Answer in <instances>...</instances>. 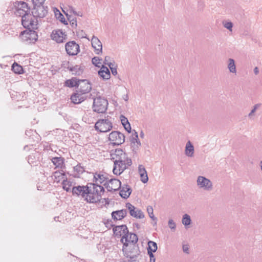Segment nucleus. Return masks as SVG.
I'll return each instance as SVG.
<instances>
[{"label":"nucleus","mask_w":262,"mask_h":262,"mask_svg":"<svg viewBox=\"0 0 262 262\" xmlns=\"http://www.w3.org/2000/svg\"><path fill=\"white\" fill-rule=\"evenodd\" d=\"M88 190L86 202L90 203H96L100 200L102 195L104 193V188L100 185L93 184L92 183L88 184Z\"/></svg>","instance_id":"obj_3"},{"label":"nucleus","mask_w":262,"mask_h":262,"mask_svg":"<svg viewBox=\"0 0 262 262\" xmlns=\"http://www.w3.org/2000/svg\"><path fill=\"white\" fill-rule=\"evenodd\" d=\"M52 162L56 168H62L63 164L64 159L63 158L61 157H54L52 159Z\"/></svg>","instance_id":"obj_28"},{"label":"nucleus","mask_w":262,"mask_h":262,"mask_svg":"<svg viewBox=\"0 0 262 262\" xmlns=\"http://www.w3.org/2000/svg\"><path fill=\"white\" fill-rule=\"evenodd\" d=\"M69 12L70 13H73L74 15H77V16H80V17H82V13L81 12H76L74 9L72 7H70L69 8Z\"/></svg>","instance_id":"obj_45"},{"label":"nucleus","mask_w":262,"mask_h":262,"mask_svg":"<svg viewBox=\"0 0 262 262\" xmlns=\"http://www.w3.org/2000/svg\"><path fill=\"white\" fill-rule=\"evenodd\" d=\"M109 67L112 71V73L113 75H116L117 74V70L116 68L113 67V66L109 65Z\"/></svg>","instance_id":"obj_49"},{"label":"nucleus","mask_w":262,"mask_h":262,"mask_svg":"<svg viewBox=\"0 0 262 262\" xmlns=\"http://www.w3.org/2000/svg\"><path fill=\"white\" fill-rule=\"evenodd\" d=\"M140 146H141L140 142H138V143H135L134 144H133V143L131 144V147L133 149V150L134 151H136L137 150H138L139 149Z\"/></svg>","instance_id":"obj_46"},{"label":"nucleus","mask_w":262,"mask_h":262,"mask_svg":"<svg viewBox=\"0 0 262 262\" xmlns=\"http://www.w3.org/2000/svg\"><path fill=\"white\" fill-rule=\"evenodd\" d=\"M23 40L29 43H34L38 38L37 33L33 29H28L21 34Z\"/></svg>","instance_id":"obj_10"},{"label":"nucleus","mask_w":262,"mask_h":262,"mask_svg":"<svg viewBox=\"0 0 262 262\" xmlns=\"http://www.w3.org/2000/svg\"><path fill=\"white\" fill-rule=\"evenodd\" d=\"M107 100L104 98L98 97L94 99L93 108L95 112L104 113L107 108Z\"/></svg>","instance_id":"obj_6"},{"label":"nucleus","mask_w":262,"mask_h":262,"mask_svg":"<svg viewBox=\"0 0 262 262\" xmlns=\"http://www.w3.org/2000/svg\"><path fill=\"white\" fill-rule=\"evenodd\" d=\"M120 188V195L124 199L128 198L132 193V189L130 186L124 184Z\"/></svg>","instance_id":"obj_22"},{"label":"nucleus","mask_w":262,"mask_h":262,"mask_svg":"<svg viewBox=\"0 0 262 262\" xmlns=\"http://www.w3.org/2000/svg\"><path fill=\"white\" fill-rule=\"evenodd\" d=\"M51 37L57 43H62L66 40L67 34L61 30H55L53 31Z\"/></svg>","instance_id":"obj_15"},{"label":"nucleus","mask_w":262,"mask_h":262,"mask_svg":"<svg viewBox=\"0 0 262 262\" xmlns=\"http://www.w3.org/2000/svg\"><path fill=\"white\" fill-rule=\"evenodd\" d=\"M37 17L38 16H35L32 13L26 14V15H22L21 23L23 26L28 29L35 30L37 29L38 20Z\"/></svg>","instance_id":"obj_5"},{"label":"nucleus","mask_w":262,"mask_h":262,"mask_svg":"<svg viewBox=\"0 0 262 262\" xmlns=\"http://www.w3.org/2000/svg\"><path fill=\"white\" fill-rule=\"evenodd\" d=\"M33 157H34V156L33 155H30L28 157V161L30 164H32L34 162L33 161L34 159Z\"/></svg>","instance_id":"obj_51"},{"label":"nucleus","mask_w":262,"mask_h":262,"mask_svg":"<svg viewBox=\"0 0 262 262\" xmlns=\"http://www.w3.org/2000/svg\"><path fill=\"white\" fill-rule=\"evenodd\" d=\"M91 44L95 49L96 54H100L102 52V44L100 40L96 36H93L91 39Z\"/></svg>","instance_id":"obj_17"},{"label":"nucleus","mask_w":262,"mask_h":262,"mask_svg":"<svg viewBox=\"0 0 262 262\" xmlns=\"http://www.w3.org/2000/svg\"><path fill=\"white\" fill-rule=\"evenodd\" d=\"M29 11V9L27 4L25 2H20L18 4L16 14L22 17V15L28 13Z\"/></svg>","instance_id":"obj_19"},{"label":"nucleus","mask_w":262,"mask_h":262,"mask_svg":"<svg viewBox=\"0 0 262 262\" xmlns=\"http://www.w3.org/2000/svg\"><path fill=\"white\" fill-rule=\"evenodd\" d=\"M147 211L149 215V217L154 221L157 220V218L155 217L153 213V208L151 206H148L147 208Z\"/></svg>","instance_id":"obj_40"},{"label":"nucleus","mask_w":262,"mask_h":262,"mask_svg":"<svg viewBox=\"0 0 262 262\" xmlns=\"http://www.w3.org/2000/svg\"><path fill=\"white\" fill-rule=\"evenodd\" d=\"M227 68L231 73L236 74L237 71L235 61L232 58L228 60Z\"/></svg>","instance_id":"obj_27"},{"label":"nucleus","mask_w":262,"mask_h":262,"mask_svg":"<svg viewBox=\"0 0 262 262\" xmlns=\"http://www.w3.org/2000/svg\"><path fill=\"white\" fill-rule=\"evenodd\" d=\"M126 207L128 209L130 215L137 219H143L144 217L143 212L139 209L136 208L129 203L126 204Z\"/></svg>","instance_id":"obj_14"},{"label":"nucleus","mask_w":262,"mask_h":262,"mask_svg":"<svg viewBox=\"0 0 262 262\" xmlns=\"http://www.w3.org/2000/svg\"><path fill=\"white\" fill-rule=\"evenodd\" d=\"M140 136L141 138H143L144 137V133L142 131L141 132L140 134Z\"/></svg>","instance_id":"obj_55"},{"label":"nucleus","mask_w":262,"mask_h":262,"mask_svg":"<svg viewBox=\"0 0 262 262\" xmlns=\"http://www.w3.org/2000/svg\"><path fill=\"white\" fill-rule=\"evenodd\" d=\"M138 142L140 141L138 138V133L135 130H134V133L132 134V137L130 138L131 144H134L135 143H138Z\"/></svg>","instance_id":"obj_37"},{"label":"nucleus","mask_w":262,"mask_h":262,"mask_svg":"<svg viewBox=\"0 0 262 262\" xmlns=\"http://www.w3.org/2000/svg\"><path fill=\"white\" fill-rule=\"evenodd\" d=\"M134 227H136L137 228H139V225L138 224H134Z\"/></svg>","instance_id":"obj_56"},{"label":"nucleus","mask_w":262,"mask_h":262,"mask_svg":"<svg viewBox=\"0 0 262 262\" xmlns=\"http://www.w3.org/2000/svg\"><path fill=\"white\" fill-rule=\"evenodd\" d=\"M98 75L103 79L107 80L110 79L111 74L109 69L105 66H102L98 72Z\"/></svg>","instance_id":"obj_24"},{"label":"nucleus","mask_w":262,"mask_h":262,"mask_svg":"<svg viewBox=\"0 0 262 262\" xmlns=\"http://www.w3.org/2000/svg\"><path fill=\"white\" fill-rule=\"evenodd\" d=\"M79 80L76 78H73L71 79H69L66 81L65 85L69 87L73 88L74 86L79 87Z\"/></svg>","instance_id":"obj_29"},{"label":"nucleus","mask_w":262,"mask_h":262,"mask_svg":"<svg viewBox=\"0 0 262 262\" xmlns=\"http://www.w3.org/2000/svg\"><path fill=\"white\" fill-rule=\"evenodd\" d=\"M84 94L79 92V91H77V93L73 94L71 97V99L72 102L75 104H79L83 101L85 97L84 96Z\"/></svg>","instance_id":"obj_20"},{"label":"nucleus","mask_w":262,"mask_h":262,"mask_svg":"<svg viewBox=\"0 0 262 262\" xmlns=\"http://www.w3.org/2000/svg\"><path fill=\"white\" fill-rule=\"evenodd\" d=\"M182 223L185 226L190 225L191 223V220L190 215L187 214L183 215L182 219Z\"/></svg>","instance_id":"obj_33"},{"label":"nucleus","mask_w":262,"mask_h":262,"mask_svg":"<svg viewBox=\"0 0 262 262\" xmlns=\"http://www.w3.org/2000/svg\"><path fill=\"white\" fill-rule=\"evenodd\" d=\"M223 26L226 28L227 29L229 30L230 31H232V28H233V24L232 22L224 20L222 22Z\"/></svg>","instance_id":"obj_36"},{"label":"nucleus","mask_w":262,"mask_h":262,"mask_svg":"<svg viewBox=\"0 0 262 262\" xmlns=\"http://www.w3.org/2000/svg\"><path fill=\"white\" fill-rule=\"evenodd\" d=\"M60 14L62 16V18H61L60 19V21L64 23V24H67L68 23H67V21H66L64 18L63 17V16L60 13Z\"/></svg>","instance_id":"obj_54"},{"label":"nucleus","mask_w":262,"mask_h":262,"mask_svg":"<svg viewBox=\"0 0 262 262\" xmlns=\"http://www.w3.org/2000/svg\"><path fill=\"white\" fill-rule=\"evenodd\" d=\"M114 234L118 237H123L128 233V230L126 225L116 226L113 228Z\"/></svg>","instance_id":"obj_16"},{"label":"nucleus","mask_w":262,"mask_h":262,"mask_svg":"<svg viewBox=\"0 0 262 262\" xmlns=\"http://www.w3.org/2000/svg\"><path fill=\"white\" fill-rule=\"evenodd\" d=\"M196 183L198 187L203 190L210 191L213 189L212 182L209 179L204 176H198Z\"/></svg>","instance_id":"obj_8"},{"label":"nucleus","mask_w":262,"mask_h":262,"mask_svg":"<svg viewBox=\"0 0 262 262\" xmlns=\"http://www.w3.org/2000/svg\"><path fill=\"white\" fill-rule=\"evenodd\" d=\"M168 225L171 230L174 231L176 228V224L172 219H169L168 222Z\"/></svg>","instance_id":"obj_42"},{"label":"nucleus","mask_w":262,"mask_h":262,"mask_svg":"<svg viewBox=\"0 0 262 262\" xmlns=\"http://www.w3.org/2000/svg\"><path fill=\"white\" fill-rule=\"evenodd\" d=\"M157 244L153 241L148 242L147 252H155L157 250Z\"/></svg>","instance_id":"obj_32"},{"label":"nucleus","mask_w":262,"mask_h":262,"mask_svg":"<svg viewBox=\"0 0 262 262\" xmlns=\"http://www.w3.org/2000/svg\"><path fill=\"white\" fill-rule=\"evenodd\" d=\"M140 176L142 182H143V183H146L148 182V177L147 172L145 173L141 174Z\"/></svg>","instance_id":"obj_44"},{"label":"nucleus","mask_w":262,"mask_h":262,"mask_svg":"<svg viewBox=\"0 0 262 262\" xmlns=\"http://www.w3.org/2000/svg\"><path fill=\"white\" fill-rule=\"evenodd\" d=\"M88 184L86 186H77L72 188V193L73 195L80 196L83 200L86 201V191L88 190Z\"/></svg>","instance_id":"obj_13"},{"label":"nucleus","mask_w":262,"mask_h":262,"mask_svg":"<svg viewBox=\"0 0 262 262\" xmlns=\"http://www.w3.org/2000/svg\"><path fill=\"white\" fill-rule=\"evenodd\" d=\"M183 251L185 253H188V248L187 246H185V245H184L183 246Z\"/></svg>","instance_id":"obj_52"},{"label":"nucleus","mask_w":262,"mask_h":262,"mask_svg":"<svg viewBox=\"0 0 262 262\" xmlns=\"http://www.w3.org/2000/svg\"><path fill=\"white\" fill-rule=\"evenodd\" d=\"M37 189H38V190H40L38 186H37Z\"/></svg>","instance_id":"obj_59"},{"label":"nucleus","mask_w":262,"mask_h":262,"mask_svg":"<svg viewBox=\"0 0 262 262\" xmlns=\"http://www.w3.org/2000/svg\"><path fill=\"white\" fill-rule=\"evenodd\" d=\"M138 172L139 174L145 173L147 172L144 166L142 165H139L138 166Z\"/></svg>","instance_id":"obj_47"},{"label":"nucleus","mask_w":262,"mask_h":262,"mask_svg":"<svg viewBox=\"0 0 262 262\" xmlns=\"http://www.w3.org/2000/svg\"><path fill=\"white\" fill-rule=\"evenodd\" d=\"M111 159L113 160V173L119 176L131 166L132 161L127 154L121 149H117L111 154Z\"/></svg>","instance_id":"obj_1"},{"label":"nucleus","mask_w":262,"mask_h":262,"mask_svg":"<svg viewBox=\"0 0 262 262\" xmlns=\"http://www.w3.org/2000/svg\"><path fill=\"white\" fill-rule=\"evenodd\" d=\"M101 60L99 57H95L92 58V62L96 67H100L101 65Z\"/></svg>","instance_id":"obj_39"},{"label":"nucleus","mask_w":262,"mask_h":262,"mask_svg":"<svg viewBox=\"0 0 262 262\" xmlns=\"http://www.w3.org/2000/svg\"><path fill=\"white\" fill-rule=\"evenodd\" d=\"M70 70L73 72V74L76 75H80L82 71L79 66H75L70 69Z\"/></svg>","instance_id":"obj_35"},{"label":"nucleus","mask_w":262,"mask_h":262,"mask_svg":"<svg viewBox=\"0 0 262 262\" xmlns=\"http://www.w3.org/2000/svg\"><path fill=\"white\" fill-rule=\"evenodd\" d=\"M138 238L137 235L135 233H129L126 234L125 236L121 238V242L123 244V252L124 256L128 258L127 262H136V259L139 253L134 254L132 252L127 251V247L129 244L134 245L138 242Z\"/></svg>","instance_id":"obj_2"},{"label":"nucleus","mask_w":262,"mask_h":262,"mask_svg":"<svg viewBox=\"0 0 262 262\" xmlns=\"http://www.w3.org/2000/svg\"><path fill=\"white\" fill-rule=\"evenodd\" d=\"M46 0H32L33 7L32 13L39 18L44 17L48 13V7L44 6Z\"/></svg>","instance_id":"obj_4"},{"label":"nucleus","mask_w":262,"mask_h":262,"mask_svg":"<svg viewBox=\"0 0 262 262\" xmlns=\"http://www.w3.org/2000/svg\"><path fill=\"white\" fill-rule=\"evenodd\" d=\"M104 185L109 191H116L121 186V183L120 180L117 179H111L106 181Z\"/></svg>","instance_id":"obj_12"},{"label":"nucleus","mask_w":262,"mask_h":262,"mask_svg":"<svg viewBox=\"0 0 262 262\" xmlns=\"http://www.w3.org/2000/svg\"><path fill=\"white\" fill-rule=\"evenodd\" d=\"M68 19L70 21V24L73 28L77 27V20L76 18H72L71 16L70 15L68 17Z\"/></svg>","instance_id":"obj_43"},{"label":"nucleus","mask_w":262,"mask_h":262,"mask_svg":"<svg viewBox=\"0 0 262 262\" xmlns=\"http://www.w3.org/2000/svg\"><path fill=\"white\" fill-rule=\"evenodd\" d=\"M254 73L255 75H257L259 73V69L258 67H256L254 69Z\"/></svg>","instance_id":"obj_53"},{"label":"nucleus","mask_w":262,"mask_h":262,"mask_svg":"<svg viewBox=\"0 0 262 262\" xmlns=\"http://www.w3.org/2000/svg\"><path fill=\"white\" fill-rule=\"evenodd\" d=\"M260 106V104H256L254 105L251 110V112L248 114V117L250 119L252 118V117L254 115V113L256 112L257 109Z\"/></svg>","instance_id":"obj_38"},{"label":"nucleus","mask_w":262,"mask_h":262,"mask_svg":"<svg viewBox=\"0 0 262 262\" xmlns=\"http://www.w3.org/2000/svg\"><path fill=\"white\" fill-rule=\"evenodd\" d=\"M74 171L77 172L78 174L82 173L84 171V169L83 167L80 165H77L74 167Z\"/></svg>","instance_id":"obj_41"},{"label":"nucleus","mask_w":262,"mask_h":262,"mask_svg":"<svg viewBox=\"0 0 262 262\" xmlns=\"http://www.w3.org/2000/svg\"><path fill=\"white\" fill-rule=\"evenodd\" d=\"M154 252H148V254L149 256V262H155L156 258L154 256V255L153 254Z\"/></svg>","instance_id":"obj_48"},{"label":"nucleus","mask_w":262,"mask_h":262,"mask_svg":"<svg viewBox=\"0 0 262 262\" xmlns=\"http://www.w3.org/2000/svg\"><path fill=\"white\" fill-rule=\"evenodd\" d=\"M110 59V57L109 56H105L104 58V63L105 64L108 65L109 66L110 64L111 66H113V64L111 62H109V60Z\"/></svg>","instance_id":"obj_50"},{"label":"nucleus","mask_w":262,"mask_h":262,"mask_svg":"<svg viewBox=\"0 0 262 262\" xmlns=\"http://www.w3.org/2000/svg\"><path fill=\"white\" fill-rule=\"evenodd\" d=\"M107 181L108 180H107L106 177L103 174L95 173L94 175V183L92 184L100 185H101L100 184H103L104 185Z\"/></svg>","instance_id":"obj_23"},{"label":"nucleus","mask_w":262,"mask_h":262,"mask_svg":"<svg viewBox=\"0 0 262 262\" xmlns=\"http://www.w3.org/2000/svg\"><path fill=\"white\" fill-rule=\"evenodd\" d=\"M108 116L104 119H99L95 124L96 130L102 133H105L110 131L113 127L112 121Z\"/></svg>","instance_id":"obj_7"},{"label":"nucleus","mask_w":262,"mask_h":262,"mask_svg":"<svg viewBox=\"0 0 262 262\" xmlns=\"http://www.w3.org/2000/svg\"><path fill=\"white\" fill-rule=\"evenodd\" d=\"M126 210L121 209L113 211L112 213V217L115 221L121 220L126 215Z\"/></svg>","instance_id":"obj_21"},{"label":"nucleus","mask_w":262,"mask_h":262,"mask_svg":"<svg viewBox=\"0 0 262 262\" xmlns=\"http://www.w3.org/2000/svg\"><path fill=\"white\" fill-rule=\"evenodd\" d=\"M65 48L67 54L71 56L77 55L80 51L79 46L75 41L67 42Z\"/></svg>","instance_id":"obj_11"},{"label":"nucleus","mask_w":262,"mask_h":262,"mask_svg":"<svg viewBox=\"0 0 262 262\" xmlns=\"http://www.w3.org/2000/svg\"><path fill=\"white\" fill-rule=\"evenodd\" d=\"M78 91L83 94H86L90 92L92 89L91 84L87 80H79Z\"/></svg>","instance_id":"obj_18"},{"label":"nucleus","mask_w":262,"mask_h":262,"mask_svg":"<svg viewBox=\"0 0 262 262\" xmlns=\"http://www.w3.org/2000/svg\"><path fill=\"white\" fill-rule=\"evenodd\" d=\"M260 167L261 170L262 171V161L260 162Z\"/></svg>","instance_id":"obj_57"},{"label":"nucleus","mask_w":262,"mask_h":262,"mask_svg":"<svg viewBox=\"0 0 262 262\" xmlns=\"http://www.w3.org/2000/svg\"><path fill=\"white\" fill-rule=\"evenodd\" d=\"M12 70L14 73L17 74H21L23 70L22 67L16 63L13 64Z\"/></svg>","instance_id":"obj_34"},{"label":"nucleus","mask_w":262,"mask_h":262,"mask_svg":"<svg viewBox=\"0 0 262 262\" xmlns=\"http://www.w3.org/2000/svg\"><path fill=\"white\" fill-rule=\"evenodd\" d=\"M108 139L111 143L115 145L121 144L125 141V137L124 135L120 132L117 131H114L110 133Z\"/></svg>","instance_id":"obj_9"},{"label":"nucleus","mask_w":262,"mask_h":262,"mask_svg":"<svg viewBox=\"0 0 262 262\" xmlns=\"http://www.w3.org/2000/svg\"><path fill=\"white\" fill-rule=\"evenodd\" d=\"M52 179L56 182H59L60 181H63L66 179V174L62 171H56L52 175Z\"/></svg>","instance_id":"obj_26"},{"label":"nucleus","mask_w":262,"mask_h":262,"mask_svg":"<svg viewBox=\"0 0 262 262\" xmlns=\"http://www.w3.org/2000/svg\"><path fill=\"white\" fill-rule=\"evenodd\" d=\"M120 120L121 123L123 125L125 129L127 132L130 133L131 132L132 128L127 119L123 115H121Z\"/></svg>","instance_id":"obj_30"},{"label":"nucleus","mask_w":262,"mask_h":262,"mask_svg":"<svg viewBox=\"0 0 262 262\" xmlns=\"http://www.w3.org/2000/svg\"><path fill=\"white\" fill-rule=\"evenodd\" d=\"M194 146L190 141H188L185 146V154L188 157H192L194 155Z\"/></svg>","instance_id":"obj_25"},{"label":"nucleus","mask_w":262,"mask_h":262,"mask_svg":"<svg viewBox=\"0 0 262 262\" xmlns=\"http://www.w3.org/2000/svg\"><path fill=\"white\" fill-rule=\"evenodd\" d=\"M26 147H27V146H25L24 147V149H26Z\"/></svg>","instance_id":"obj_58"},{"label":"nucleus","mask_w":262,"mask_h":262,"mask_svg":"<svg viewBox=\"0 0 262 262\" xmlns=\"http://www.w3.org/2000/svg\"><path fill=\"white\" fill-rule=\"evenodd\" d=\"M62 185L63 189L66 191L69 192L71 190L72 182L68 180L67 178H66V179L63 180Z\"/></svg>","instance_id":"obj_31"}]
</instances>
